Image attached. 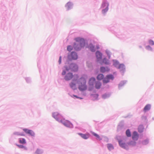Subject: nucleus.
Here are the masks:
<instances>
[{"label": "nucleus", "instance_id": "nucleus-1", "mask_svg": "<svg viewBox=\"0 0 154 154\" xmlns=\"http://www.w3.org/2000/svg\"><path fill=\"white\" fill-rule=\"evenodd\" d=\"M77 43L74 44L73 47L74 49L76 51L80 50L82 48L85 46V42L84 39L80 38H77L75 39Z\"/></svg>", "mask_w": 154, "mask_h": 154}, {"label": "nucleus", "instance_id": "nucleus-2", "mask_svg": "<svg viewBox=\"0 0 154 154\" xmlns=\"http://www.w3.org/2000/svg\"><path fill=\"white\" fill-rule=\"evenodd\" d=\"M79 85V89L81 91L85 90L87 89L86 85V80L83 77H82L78 80L77 82Z\"/></svg>", "mask_w": 154, "mask_h": 154}, {"label": "nucleus", "instance_id": "nucleus-3", "mask_svg": "<svg viewBox=\"0 0 154 154\" xmlns=\"http://www.w3.org/2000/svg\"><path fill=\"white\" fill-rule=\"evenodd\" d=\"M74 79L70 84L69 85L70 87L73 89H75L76 88V83H77V79L78 78V76L77 75H74Z\"/></svg>", "mask_w": 154, "mask_h": 154}, {"label": "nucleus", "instance_id": "nucleus-4", "mask_svg": "<svg viewBox=\"0 0 154 154\" xmlns=\"http://www.w3.org/2000/svg\"><path fill=\"white\" fill-rule=\"evenodd\" d=\"M114 78L113 76L112 75H109L103 79V83H107L109 82L110 80H113Z\"/></svg>", "mask_w": 154, "mask_h": 154}, {"label": "nucleus", "instance_id": "nucleus-5", "mask_svg": "<svg viewBox=\"0 0 154 154\" xmlns=\"http://www.w3.org/2000/svg\"><path fill=\"white\" fill-rule=\"evenodd\" d=\"M77 58V55L75 52H72L70 55H68V58L69 60H76Z\"/></svg>", "mask_w": 154, "mask_h": 154}, {"label": "nucleus", "instance_id": "nucleus-6", "mask_svg": "<svg viewBox=\"0 0 154 154\" xmlns=\"http://www.w3.org/2000/svg\"><path fill=\"white\" fill-rule=\"evenodd\" d=\"M65 69L67 71L71 69L72 71H75L77 70L78 67L76 64L73 63L70 65L69 69H68L66 67H65Z\"/></svg>", "mask_w": 154, "mask_h": 154}, {"label": "nucleus", "instance_id": "nucleus-7", "mask_svg": "<svg viewBox=\"0 0 154 154\" xmlns=\"http://www.w3.org/2000/svg\"><path fill=\"white\" fill-rule=\"evenodd\" d=\"M53 116L57 120L60 121L62 116L57 112H54L53 113Z\"/></svg>", "mask_w": 154, "mask_h": 154}, {"label": "nucleus", "instance_id": "nucleus-8", "mask_svg": "<svg viewBox=\"0 0 154 154\" xmlns=\"http://www.w3.org/2000/svg\"><path fill=\"white\" fill-rule=\"evenodd\" d=\"M65 126L67 127H72V124L68 121L65 120L64 119L61 120L60 121Z\"/></svg>", "mask_w": 154, "mask_h": 154}, {"label": "nucleus", "instance_id": "nucleus-9", "mask_svg": "<svg viewBox=\"0 0 154 154\" xmlns=\"http://www.w3.org/2000/svg\"><path fill=\"white\" fill-rule=\"evenodd\" d=\"M23 130L26 134H28L31 136H35L34 133L32 130L28 129L26 128H24L23 129Z\"/></svg>", "mask_w": 154, "mask_h": 154}, {"label": "nucleus", "instance_id": "nucleus-10", "mask_svg": "<svg viewBox=\"0 0 154 154\" xmlns=\"http://www.w3.org/2000/svg\"><path fill=\"white\" fill-rule=\"evenodd\" d=\"M139 135L136 131H134L133 133L132 138L134 140H137L138 139Z\"/></svg>", "mask_w": 154, "mask_h": 154}, {"label": "nucleus", "instance_id": "nucleus-11", "mask_svg": "<svg viewBox=\"0 0 154 154\" xmlns=\"http://www.w3.org/2000/svg\"><path fill=\"white\" fill-rule=\"evenodd\" d=\"M73 77V75L71 73L67 74L65 77V79L66 80H69L71 79Z\"/></svg>", "mask_w": 154, "mask_h": 154}, {"label": "nucleus", "instance_id": "nucleus-12", "mask_svg": "<svg viewBox=\"0 0 154 154\" xmlns=\"http://www.w3.org/2000/svg\"><path fill=\"white\" fill-rule=\"evenodd\" d=\"M78 134L80 136L83 138L86 139L89 137V134H83L81 133H79Z\"/></svg>", "mask_w": 154, "mask_h": 154}, {"label": "nucleus", "instance_id": "nucleus-13", "mask_svg": "<svg viewBox=\"0 0 154 154\" xmlns=\"http://www.w3.org/2000/svg\"><path fill=\"white\" fill-rule=\"evenodd\" d=\"M96 54V56L98 60L102 58V54L100 52L98 51H97Z\"/></svg>", "mask_w": 154, "mask_h": 154}, {"label": "nucleus", "instance_id": "nucleus-14", "mask_svg": "<svg viewBox=\"0 0 154 154\" xmlns=\"http://www.w3.org/2000/svg\"><path fill=\"white\" fill-rule=\"evenodd\" d=\"M119 145L122 147L124 148H126V145L125 143L123 142L121 140H119L118 141Z\"/></svg>", "mask_w": 154, "mask_h": 154}, {"label": "nucleus", "instance_id": "nucleus-15", "mask_svg": "<svg viewBox=\"0 0 154 154\" xmlns=\"http://www.w3.org/2000/svg\"><path fill=\"white\" fill-rule=\"evenodd\" d=\"M100 70L101 72H104L106 71H109V69L108 68H105L104 67H102L100 68Z\"/></svg>", "mask_w": 154, "mask_h": 154}, {"label": "nucleus", "instance_id": "nucleus-16", "mask_svg": "<svg viewBox=\"0 0 154 154\" xmlns=\"http://www.w3.org/2000/svg\"><path fill=\"white\" fill-rule=\"evenodd\" d=\"M101 84L99 82H97L95 84V87L97 89H99L101 86Z\"/></svg>", "mask_w": 154, "mask_h": 154}, {"label": "nucleus", "instance_id": "nucleus-17", "mask_svg": "<svg viewBox=\"0 0 154 154\" xmlns=\"http://www.w3.org/2000/svg\"><path fill=\"white\" fill-rule=\"evenodd\" d=\"M104 76L103 74H99L97 76V79L99 80H101L103 79Z\"/></svg>", "mask_w": 154, "mask_h": 154}, {"label": "nucleus", "instance_id": "nucleus-18", "mask_svg": "<svg viewBox=\"0 0 154 154\" xmlns=\"http://www.w3.org/2000/svg\"><path fill=\"white\" fill-rule=\"evenodd\" d=\"M150 105L149 104H147L145 106L143 109V111L146 112L149 110L150 108Z\"/></svg>", "mask_w": 154, "mask_h": 154}, {"label": "nucleus", "instance_id": "nucleus-19", "mask_svg": "<svg viewBox=\"0 0 154 154\" xmlns=\"http://www.w3.org/2000/svg\"><path fill=\"white\" fill-rule=\"evenodd\" d=\"M95 81V79L94 78H91L90 79L89 84L90 85H92Z\"/></svg>", "mask_w": 154, "mask_h": 154}, {"label": "nucleus", "instance_id": "nucleus-20", "mask_svg": "<svg viewBox=\"0 0 154 154\" xmlns=\"http://www.w3.org/2000/svg\"><path fill=\"white\" fill-rule=\"evenodd\" d=\"M92 134L94 136L96 137V139H97L99 140H101L102 139L101 138H100L99 135L95 133L94 132H92Z\"/></svg>", "mask_w": 154, "mask_h": 154}, {"label": "nucleus", "instance_id": "nucleus-21", "mask_svg": "<svg viewBox=\"0 0 154 154\" xmlns=\"http://www.w3.org/2000/svg\"><path fill=\"white\" fill-rule=\"evenodd\" d=\"M89 48L91 51L94 52L95 51V49L94 47L92 44H90L89 45Z\"/></svg>", "mask_w": 154, "mask_h": 154}, {"label": "nucleus", "instance_id": "nucleus-22", "mask_svg": "<svg viewBox=\"0 0 154 154\" xmlns=\"http://www.w3.org/2000/svg\"><path fill=\"white\" fill-rule=\"evenodd\" d=\"M136 144V142L135 141H131L130 142H128V145L131 146H135Z\"/></svg>", "mask_w": 154, "mask_h": 154}, {"label": "nucleus", "instance_id": "nucleus-23", "mask_svg": "<svg viewBox=\"0 0 154 154\" xmlns=\"http://www.w3.org/2000/svg\"><path fill=\"white\" fill-rule=\"evenodd\" d=\"M144 129V127L143 125H140L138 128V131L140 132H142Z\"/></svg>", "mask_w": 154, "mask_h": 154}, {"label": "nucleus", "instance_id": "nucleus-24", "mask_svg": "<svg viewBox=\"0 0 154 154\" xmlns=\"http://www.w3.org/2000/svg\"><path fill=\"white\" fill-rule=\"evenodd\" d=\"M19 143L21 144H25L26 143V140L24 138L19 139Z\"/></svg>", "mask_w": 154, "mask_h": 154}, {"label": "nucleus", "instance_id": "nucleus-25", "mask_svg": "<svg viewBox=\"0 0 154 154\" xmlns=\"http://www.w3.org/2000/svg\"><path fill=\"white\" fill-rule=\"evenodd\" d=\"M107 147L109 150H111L114 148L113 145L111 144H107Z\"/></svg>", "mask_w": 154, "mask_h": 154}, {"label": "nucleus", "instance_id": "nucleus-26", "mask_svg": "<svg viewBox=\"0 0 154 154\" xmlns=\"http://www.w3.org/2000/svg\"><path fill=\"white\" fill-rule=\"evenodd\" d=\"M126 134L127 136L128 137H130L131 136V132L129 129L127 130L126 131Z\"/></svg>", "mask_w": 154, "mask_h": 154}, {"label": "nucleus", "instance_id": "nucleus-27", "mask_svg": "<svg viewBox=\"0 0 154 154\" xmlns=\"http://www.w3.org/2000/svg\"><path fill=\"white\" fill-rule=\"evenodd\" d=\"M72 4L71 3L69 2L67 3L66 5V7L69 9L71 7Z\"/></svg>", "mask_w": 154, "mask_h": 154}, {"label": "nucleus", "instance_id": "nucleus-28", "mask_svg": "<svg viewBox=\"0 0 154 154\" xmlns=\"http://www.w3.org/2000/svg\"><path fill=\"white\" fill-rule=\"evenodd\" d=\"M118 67V68L121 70H123L124 69V65L123 64L119 65Z\"/></svg>", "mask_w": 154, "mask_h": 154}, {"label": "nucleus", "instance_id": "nucleus-29", "mask_svg": "<svg viewBox=\"0 0 154 154\" xmlns=\"http://www.w3.org/2000/svg\"><path fill=\"white\" fill-rule=\"evenodd\" d=\"M113 65L116 67H118L119 65V62L117 61H114Z\"/></svg>", "mask_w": 154, "mask_h": 154}, {"label": "nucleus", "instance_id": "nucleus-30", "mask_svg": "<svg viewBox=\"0 0 154 154\" xmlns=\"http://www.w3.org/2000/svg\"><path fill=\"white\" fill-rule=\"evenodd\" d=\"M103 62L106 64H108L109 63L108 60H107L106 58L103 59Z\"/></svg>", "mask_w": 154, "mask_h": 154}, {"label": "nucleus", "instance_id": "nucleus-31", "mask_svg": "<svg viewBox=\"0 0 154 154\" xmlns=\"http://www.w3.org/2000/svg\"><path fill=\"white\" fill-rule=\"evenodd\" d=\"M72 49V47L70 45H69L67 47V50L69 51H71Z\"/></svg>", "mask_w": 154, "mask_h": 154}, {"label": "nucleus", "instance_id": "nucleus-32", "mask_svg": "<svg viewBox=\"0 0 154 154\" xmlns=\"http://www.w3.org/2000/svg\"><path fill=\"white\" fill-rule=\"evenodd\" d=\"M149 43L150 45H154V42L152 40H149Z\"/></svg>", "mask_w": 154, "mask_h": 154}, {"label": "nucleus", "instance_id": "nucleus-33", "mask_svg": "<svg viewBox=\"0 0 154 154\" xmlns=\"http://www.w3.org/2000/svg\"><path fill=\"white\" fill-rule=\"evenodd\" d=\"M106 54L108 55V56H109V58L110 57V52L108 51H106Z\"/></svg>", "mask_w": 154, "mask_h": 154}, {"label": "nucleus", "instance_id": "nucleus-34", "mask_svg": "<svg viewBox=\"0 0 154 154\" xmlns=\"http://www.w3.org/2000/svg\"><path fill=\"white\" fill-rule=\"evenodd\" d=\"M108 8H106L105 9L103 10L102 12L103 13H104L108 11Z\"/></svg>", "mask_w": 154, "mask_h": 154}, {"label": "nucleus", "instance_id": "nucleus-35", "mask_svg": "<svg viewBox=\"0 0 154 154\" xmlns=\"http://www.w3.org/2000/svg\"><path fill=\"white\" fill-rule=\"evenodd\" d=\"M17 146L20 148H23L25 147L24 146H23L22 145H17Z\"/></svg>", "mask_w": 154, "mask_h": 154}, {"label": "nucleus", "instance_id": "nucleus-36", "mask_svg": "<svg viewBox=\"0 0 154 154\" xmlns=\"http://www.w3.org/2000/svg\"><path fill=\"white\" fill-rule=\"evenodd\" d=\"M61 57L60 56L59 57V64H60L61 63Z\"/></svg>", "mask_w": 154, "mask_h": 154}, {"label": "nucleus", "instance_id": "nucleus-37", "mask_svg": "<svg viewBox=\"0 0 154 154\" xmlns=\"http://www.w3.org/2000/svg\"><path fill=\"white\" fill-rule=\"evenodd\" d=\"M146 48L147 49H150L151 50H152V48L149 46H147L146 47Z\"/></svg>", "mask_w": 154, "mask_h": 154}, {"label": "nucleus", "instance_id": "nucleus-38", "mask_svg": "<svg viewBox=\"0 0 154 154\" xmlns=\"http://www.w3.org/2000/svg\"><path fill=\"white\" fill-rule=\"evenodd\" d=\"M66 72L64 71H63V72H62V75H65L66 74Z\"/></svg>", "mask_w": 154, "mask_h": 154}, {"label": "nucleus", "instance_id": "nucleus-39", "mask_svg": "<svg viewBox=\"0 0 154 154\" xmlns=\"http://www.w3.org/2000/svg\"><path fill=\"white\" fill-rule=\"evenodd\" d=\"M18 135H20L21 136H24V134H18Z\"/></svg>", "mask_w": 154, "mask_h": 154}, {"label": "nucleus", "instance_id": "nucleus-40", "mask_svg": "<svg viewBox=\"0 0 154 154\" xmlns=\"http://www.w3.org/2000/svg\"><path fill=\"white\" fill-rule=\"evenodd\" d=\"M39 150H38H38H37V151H36V153H37V152H39Z\"/></svg>", "mask_w": 154, "mask_h": 154}, {"label": "nucleus", "instance_id": "nucleus-41", "mask_svg": "<svg viewBox=\"0 0 154 154\" xmlns=\"http://www.w3.org/2000/svg\"><path fill=\"white\" fill-rule=\"evenodd\" d=\"M74 96L75 97H76V98H78V97L77 96H76V95H74Z\"/></svg>", "mask_w": 154, "mask_h": 154}, {"label": "nucleus", "instance_id": "nucleus-42", "mask_svg": "<svg viewBox=\"0 0 154 154\" xmlns=\"http://www.w3.org/2000/svg\"><path fill=\"white\" fill-rule=\"evenodd\" d=\"M145 141L146 142V143H148V141H147V140H145Z\"/></svg>", "mask_w": 154, "mask_h": 154}, {"label": "nucleus", "instance_id": "nucleus-43", "mask_svg": "<svg viewBox=\"0 0 154 154\" xmlns=\"http://www.w3.org/2000/svg\"><path fill=\"white\" fill-rule=\"evenodd\" d=\"M97 49L99 48V46H97Z\"/></svg>", "mask_w": 154, "mask_h": 154}, {"label": "nucleus", "instance_id": "nucleus-44", "mask_svg": "<svg viewBox=\"0 0 154 154\" xmlns=\"http://www.w3.org/2000/svg\"><path fill=\"white\" fill-rule=\"evenodd\" d=\"M96 95L97 97L98 96V95L97 94H96Z\"/></svg>", "mask_w": 154, "mask_h": 154}]
</instances>
